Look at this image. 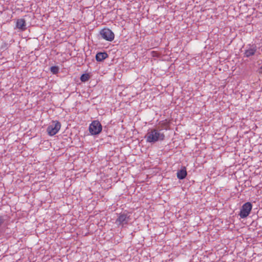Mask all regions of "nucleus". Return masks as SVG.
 <instances>
[{"instance_id":"nucleus-1","label":"nucleus","mask_w":262,"mask_h":262,"mask_svg":"<svg viewBox=\"0 0 262 262\" xmlns=\"http://www.w3.org/2000/svg\"><path fill=\"white\" fill-rule=\"evenodd\" d=\"M165 135L161 129L154 128L148 129L145 136V139L148 143H155L158 141H163L165 140Z\"/></svg>"},{"instance_id":"nucleus-2","label":"nucleus","mask_w":262,"mask_h":262,"mask_svg":"<svg viewBox=\"0 0 262 262\" xmlns=\"http://www.w3.org/2000/svg\"><path fill=\"white\" fill-rule=\"evenodd\" d=\"M131 220L130 215L127 213L123 212L120 213L118 215L117 219L116 220L115 224L118 226L123 228L125 225L128 224Z\"/></svg>"},{"instance_id":"nucleus-3","label":"nucleus","mask_w":262,"mask_h":262,"mask_svg":"<svg viewBox=\"0 0 262 262\" xmlns=\"http://www.w3.org/2000/svg\"><path fill=\"white\" fill-rule=\"evenodd\" d=\"M102 129V125L98 120L92 121L89 128V132L92 135L99 134L101 132Z\"/></svg>"},{"instance_id":"nucleus-4","label":"nucleus","mask_w":262,"mask_h":262,"mask_svg":"<svg viewBox=\"0 0 262 262\" xmlns=\"http://www.w3.org/2000/svg\"><path fill=\"white\" fill-rule=\"evenodd\" d=\"M61 127V124L58 121H53L52 124L49 125L47 128V132L50 136L56 134Z\"/></svg>"},{"instance_id":"nucleus-5","label":"nucleus","mask_w":262,"mask_h":262,"mask_svg":"<svg viewBox=\"0 0 262 262\" xmlns=\"http://www.w3.org/2000/svg\"><path fill=\"white\" fill-rule=\"evenodd\" d=\"M101 37L107 41H111L114 40L115 35L111 30L108 28H104L100 32Z\"/></svg>"},{"instance_id":"nucleus-6","label":"nucleus","mask_w":262,"mask_h":262,"mask_svg":"<svg viewBox=\"0 0 262 262\" xmlns=\"http://www.w3.org/2000/svg\"><path fill=\"white\" fill-rule=\"evenodd\" d=\"M257 52V48L255 44H249L247 46L246 49L244 53V56L247 58H250L254 56Z\"/></svg>"},{"instance_id":"nucleus-7","label":"nucleus","mask_w":262,"mask_h":262,"mask_svg":"<svg viewBox=\"0 0 262 262\" xmlns=\"http://www.w3.org/2000/svg\"><path fill=\"white\" fill-rule=\"evenodd\" d=\"M252 205L250 202L245 203L241 209L239 215L242 219L245 218L249 215L252 209Z\"/></svg>"},{"instance_id":"nucleus-8","label":"nucleus","mask_w":262,"mask_h":262,"mask_svg":"<svg viewBox=\"0 0 262 262\" xmlns=\"http://www.w3.org/2000/svg\"><path fill=\"white\" fill-rule=\"evenodd\" d=\"M16 27L22 31H25L26 29L25 20L23 18L17 19L16 22Z\"/></svg>"},{"instance_id":"nucleus-9","label":"nucleus","mask_w":262,"mask_h":262,"mask_svg":"<svg viewBox=\"0 0 262 262\" xmlns=\"http://www.w3.org/2000/svg\"><path fill=\"white\" fill-rule=\"evenodd\" d=\"M169 127V122L166 120L160 121L159 122V126L157 127L158 129H161V132L163 130H168Z\"/></svg>"},{"instance_id":"nucleus-10","label":"nucleus","mask_w":262,"mask_h":262,"mask_svg":"<svg viewBox=\"0 0 262 262\" xmlns=\"http://www.w3.org/2000/svg\"><path fill=\"white\" fill-rule=\"evenodd\" d=\"M177 177L180 180H183L187 176V171L185 167H183L181 170H178L177 173Z\"/></svg>"},{"instance_id":"nucleus-11","label":"nucleus","mask_w":262,"mask_h":262,"mask_svg":"<svg viewBox=\"0 0 262 262\" xmlns=\"http://www.w3.org/2000/svg\"><path fill=\"white\" fill-rule=\"evenodd\" d=\"M108 57V54L106 52H99L96 55V60L101 62Z\"/></svg>"},{"instance_id":"nucleus-12","label":"nucleus","mask_w":262,"mask_h":262,"mask_svg":"<svg viewBox=\"0 0 262 262\" xmlns=\"http://www.w3.org/2000/svg\"><path fill=\"white\" fill-rule=\"evenodd\" d=\"M90 76L89 75V74H83L81 77H80V80L82 81V82H86L87 81L89 80V79H90Z\"/></svg>"},{"instance_id":"nucleus-13","label":"nucleus","mask_w":262,"mask_h":262,"mask_svg":"<svg viewBox=\"0 0 262 262\" xmlns=\"http://www.w3.org/2000/svg\"><path fill=\"white\" fill-rule=\"evenodd\" d=\"M50 71L53 74H56L59 72V68L57 66H52L50 68Z\"/></svg>"},{"instance_id":"nucleus-14","label":"nucleus","mask_w":262,"mask_h":262,"mask_svg":"<svg viewBox=\"0 0 262 262\" xmlns=\"http://www.w3.org/2000/svg\"><path fill=\"white\" fill-rule=\"evenodd\" d=\"M258 73L259 74H262V66L259 68Z\"/></svg>"}]
</instances>
